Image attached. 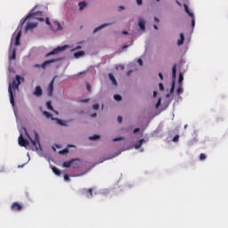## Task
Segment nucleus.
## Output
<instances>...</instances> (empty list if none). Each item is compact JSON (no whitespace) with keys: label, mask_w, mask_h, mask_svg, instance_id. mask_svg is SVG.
I'll use <instances>...</instances> for the list:
<instances>
[{"label":"nucleus","mask_w":228,"mask_h":228,"mask_svg":"<svg viewBox=\"0 0 228 228\" xmlns=\"http://www.w3.org/2000/svg\"><path fill=\"white\" fill-rule=\"evenodd\" d=\"M91 117H92V118L97 117V113H92Z\"/></svg>","instance_id":"obj_47"},{"label":"nucleus","mask_w":228,"mask_h":228,"mask_svg":"<svg viewBox=\"0 0 228 228\" xmlns=\"http://www.w3.org/2000/svg\"><path fill=\"white\" fill-rule=\"evenodd\" d=\"M113 99L116 100V101H118V102H120V101H121V97H120V95H118V94L113 95Z\"/></svg>","instance_id":"obj_29"},{"label":"nucleus","mask_w":228,"mask_h":228,"mask_svg":"<svg viewBox=\"0 0 228 228\" xmlns=\"http://www.w3.org/2000/svg\"><path fill=\"white\" fill-rule=\"evenodd\" d=\"M98 139H99V135H97V134L89 136V141H95V140H98Z\"/></svg>","instance_id":"obj_27"},{"label":"nucleus","mask_w":228,"mask_h":228,"mask_svg":"<svg viewBox=\"0 0 228 228\" xmlns=\"http://www.w3.org/2000/svg\"><path fill=\"white\" fill-rule=\"evenodd\" d=\"M110 25H111V23H105V24H102V26L97 27L96 28H94V32H97L99 29H102V28L107 27V26H110Z\"/></svg>","instance_id":"obj_20"},{"label":"nucleus","mask_w":228,"mask_h":228,"mask_svg":"<svg viewBox=\"0 0 228 228\" xmlns=\"http://www.w3.org/2000/svg\"><path fill=\"white\" fill-rule=\"evenodd\" d=\"M153 28H154V29H157V25H154Z\"/></svg>","instance_id":"obj_55"},{"label":"nucleus","mask_w":228,"mask_h":228,"mask_svg":"<svg viewBox=\"0 0 228 228\" xmlns=\"http://www.w3.org/2000/svg\"><path fill=\"white\" fill-rule=\"evenodd\" d=\"M122 34L123 35H128V31H123Z\"/></svg>","instance_id":"obj_51"},{"label":"nucleus","mask_w":228,"mask_h":228,"mask_svg":"<svg viewBox=\"0 0 228 228\" xmlns=\"http://www.w3.org/2000/svg\"><path fill=\"white\" fill-rule=\"evenodd\" d=\"M21 209H22V207L18 202H14L12 204V211L20 212L21 211Z\"/></svg>","instance_id":"obj_9"},{"label":"nucleus","mask_w":228,"mask_h":228,"mask_svg":"<svg viewBox=\"0 0 228 228\" xmlns=\"http://www.w3.org/2000/svg\"><path fill=\"white\" fill-rule=\"evenodd\" d=\"M160 102H162V101L157 100L156 108H159Z\"/></svg>","instance_id":"obj_40"},{"label":"nucleus","mask_w":228,"mask_h":228,"mask_svg":"<svg viewBox=\"0 0 228 228\" xmlns=\"http://www.w3.org/2000/svg\"><path fill=\"white\" fill-rule=\"evenodd\" d=\"M128 48V45H123V50H126Z\"/></svg>","instance_id":"obj_52"},{"label":"nucleus","mask_w":228,"mask_h":228,"mask_svg":"<svg viewBox=\"0 0 228 228\" xmlns=\"http://www.w3.org/2000/svg\"><path fill=\"white\" fill-rule=\"evenodd\" d=\"M126 8H124L123 6H118V12H120V11H123L125 10Z\"/></svg>","instance_id":"obj_41"},{"label":"nucleus","mask_w":228,"mask_h":228,"mask_svg":"<svg viewBox=\"0 0 228 228\" xmlns=\"http://www.w3.org/2000/svg\"><path fill=\"white\" fill-rule=\"evenodd\" d=\"M53 174H55V175H61V170H58L56 167H53Z\"/></svg>","instance_id":"obj_26"},{"label":"nucleus","mask_w":228,"mask_h":228,"mask_svg":"<svg viewBox=\"0 0 228 228\" xmlns=\"http://www.w3.org/2000/svg\"><path fill=\"white\" fill-rule=\"evenodd\" d=\"M185 40L184 35L181 34V39H178V45H183V41Z\"/></svg>","instance_id":"obj_24"},{"label":"nucleus","mask_w":228,"mask_h":228,"mask_svg":"<svg viewBox=\"0 0 228 228\" xmlns=\"http://www.w3.org/2000/svg\"><path fill=\"white\" fill-rule=\"evenodd\" d=\"M137 63H139V66L142 65V61H141V59L136 61Z\"/></svg>","instance_id":"obj_44"},{"label":"nucleus","mask_w":228,"mask_h":228,"mask_svg":"<svg viewBox=\"0 0 228 228\" xmlns=\"http://www.w3.org/2000/svg\"><path fill=\"white\" fill-rule=\"evenodd\" d=\"M63 167L78 168V164L76 163V160L66 161L63 162Z\"/></svg>","instance_id":"obj_6"},{"label":"nucleus","mask_w":228,"mask_h":228,"mask_svg":"<svg viewBox=\"0 0 228 228\" xmlns=\"http://www.w3.org/2000/svg\"><path fill=\"white\" fill-rule=\"evenodd\" d=\"M123 122V118L120 116H118V123Z\"/></svg>","instance_id":"obj_39"},{"label":"nucleus","mask_w":228,"mask_h":228,"mask_svg":"<svg viewBox=\"0 0 228 228\" xmlns=\"http://www.w3.org/2000/svg\"><path fill=\"white\" fill-rule=\"evenodd\" d=\"M45 106L48 107V110H49L50 111H53V112L56 113V111L53 110V105H51V102H45Z\"/></svg>","instance_id":"obj_22"},{"label":"nucleus","mask_w":228,"mask_h":228,"mask_svg":"<svg viewBox=\"0 0 228 228\" xmlns=\"http://www.w3.org/2000/svg\"><path fill=\"white\" fill-rule=\"evenodd\" d=\"M159 91H165V86L159 84Z\"/></svg>","instance_id":"obj_38"},{"label":"nucleus","mask_w":228,"mask_h":228,"mask_svg":"<svg viewBox=\"0 0 228 228\" xmlns=\"http://www.w3.org/2000/svg\"><path fill=\"white\" fill-rule=\"evenodd\" d=\"M86 102H89V99H84V100H82V103H86Z\"/></svg>","instance_id":"obj_46"},{"label":"nucleus","mask_w":228,"mask_h":228,"mask_svg":"<svg viewBox=\"0 0 228 228\" xmlns=\"http://www.w3.org/2000/svg\"><path fill=\"white\" fill-rule=\"evenodd\" d=\"M86 7V2H80L79 3V11L84 10V8Z\"/></svg>","instance_id":"obj_23"},{"label":"nucleus","mask_w":228,"mask_h":228,"mask_svg":"<svg viewBox=\"0 0 228 228\" xmlns=\"http://www.w3.org/2000/svg\"><path fill=\"white\" fill-rule=\"evenodd\" d=\"M139 29H142V31H143V29H145V26H143V20H139Z\"/></svg>","instance_id":"obj_21"},{"label":"nucleus","mask_w":228,"mask_h":228,"mask_svg":"<svg viewBox=\"0 0 228 228\" xmlns=\"http://www.w3.org/2000/svg\"><path fill=\"white\" fill-rule=\"evenodd\" d=\"M183 82V74L178 75V83H182Z\"/></svg>","instance_id":"obj_33"},{"label":"nucleus","mask_w":228,"mask_h":228,"mask_svg":"<svg viewBox=\"0 0 228 228\" xmlns=\"http://www.w3.org/2000/svg\"><path fill=\"white\" fill-rule=\"evenodd\" d=\"M53 25L55 26V28H53V31H61V23H58V21L53 22Z\"/></svg>","instance_id":"obj_14"},{"label":"nucleus","mask_w":228,"mask_h":228,"mask_svg":"<svg viewBox=\"0 0 228 228\" xmlns=\"http://www.w3.org/2000/svg\"><path fill=\"white\" fill-rule=\"evenodd\" d=\"M81 49V46H77V50Z\"/></svg>","instance_id":"obj_56"},{"label":"nucleus","mask_w":228,"mask_h":228,"mask_svg":"<svg viewBox=\"0 0 228 228\" xmlns=\"http://www.w3.org/2000/svg\"><path fill=\"white\" fill-rule=\"evenodd\" d=\"M63 180L66 182L69 181V178H68V175H63Z\"/></svg>","instance_id":"obj_37"},{"label":"nucleus","mask_w":228,"mask_h":228,"mask_svg":"<svg viewBox=\"0 0 228 228\" xmlns=\"http://www.w3.org/2000/svg\"><path fill=\"white\" fill-rule=\"evenodd\" d=\"M154 22H159V19L154 18Z\"/></svg>","instance_id":"obj_48"},{"label":"nucleus","mask_w":228,"mask_h":228,"mask_svg":"<svg viewBox=\"0 0 228 228\" xmlns=\"http://www.w3.org/2000/svg\"><path fill=\"white\" fill-rule=\"evenodd\" d=\"M34 28H37V23L29 22V23H27L26 27H24V30L29 31L31 29H34Z\"/></svg>","instance_id":"obj_12"},{"label":"nucleus","mask_w":228,"mask_h":228,"mask_svg":"<svg viewBox=\"0 0 228 228\" xmlns=\"http://www.w3.org/2000/svg\"><path fill=\"white\" fill-rule=\"evenodd\" d=\"M21 82H24V77L16 75L12 84H9V101L12 102V106H13V93L11 90L19 89V85H21Z\"/></svg>","instance_id":"obj_1"},{"label":"nucleus","mask_w":228,"mask_h":228,"mask_svg":"<svg viewBox=\"0 0 228 228\" xmlns=\"http://www.w3.org/2000/svg\"><path fill=\"white\" fill-rule=\"evenodd\" d=\"M20 38H21V31L16 32V37L14 38L15 46H19Z\"/></svg>","instance_id":"obj_13"},{"label":"nucleus","mask_w":228,"mask_h":228,"mask_svg":"<svg viewBox=\"0 0 228 228\" xmlns=\"http://www.w3.org/2000/svg\"><path fill=\"white\" fill-rule=\"evenodd\" d=\"M172 91H175V83L170 86V94H172Z\"/></svg>","instance_id":"obj_36"},{"label":"nucleus","mask_w":228,"mask_h":228,"mask_svg":"<svg viewBox=\"0 0 228 228\" xmlns=\"http://www.w3.org/2000/svg\"><path fill=\"white\" fill-rule=\"evenodd\" d=\"M153 94H154V97H157V92H154Z\"/></svg>","instance_id":"obj_54"},{"label":"nucleus","mask_w":228,"mask_h":228,"mask_svg":"<svg viewBox=\"0 0 228 228\" xmlns=\"http://www.w3.org/2000/svg\"><path fill=\"white\" fill-rule=\"evenodd\" d=\"M77 176H81V175H77Z\"/></svg>","instance_id":"obj_58"},{"label":"nucleus","mask_w":228,"mask_h":228,"mask_svg":"<svg viewBox=\"0 0 228 228\" xmlns=\"http://www.w3.org/2000/svg\"><path fill=\"white\" fill-rule=\"evenodd\" d=\"M119 68H120V69H123V66H120Z\"/></svg>","instance_id":"obj_57"},{"label":"nucleus","mask_w":228,"mask_h":228,"mask_svg":"<svg viewBox=\"0 0 228 228\" xmlns=\"http://www.w3.org/2000/svg\"><path fill=\"white\" fill-rule=\"evenodd\" d=\"M132 71L128 70L127 76H131Z\"/></svg>","instance_id":"obj_53"},{"label":"nucleus","mask_w":228,"mask_h":228,"mask_svg":"<svg viewBox=\"0 0 228 228\" xmlns=\"http://www.w3.org/2000/svg\"><path fill=\"white\" fill-rule=\"evenodd\" d=\"M108 77L110 78L111 82H113V86H118V81L115 80V77H113L112 74L108 75Z\"/></svg>","instance_id":"obj_18"},{"label":"nucleus","mask_w":228,"mask_h":228,"mask_svg":"<svg viewBox=\"0 0 228 228\" xmlns=\"http://www.w3.org/2000/svg\"><path fill=\"white\" fill-rule=\"evenodd\" d=\"M159 80H162V73L159 74Z\"/></svg>","instance_id":"obj_49"},{"label":"nucleus","mask_w":228,"mask_h":228,"mask_svg":"<svg viewBox=\"0 0 228 228\" xmlns=\"http://www.w3.org/2000/svg\"><path fill=\"white\" fill-rule=\"evenodd\" d=\"M175 71H176V69H175V65H173V78H175Z\"/></svg>","instance_id":"obj_45"},{"label":"nucleus","mask_w":228,"mask_h":228,"mask_svg":"<svg viewBox=\"0 0 228 228\" xmlns=\"http://www.w3.org/2000/svg\"><path fill=\"white\" fill-rule=\"evenodd\" d=\"M82 56H84V52L83 51H79V52L74 53V58L78 59V58H80Z\"/></svg>","instance_id":"obj_17"},{"label":"nucleus","mask_w":228,"mask_h":228,"mask_svg":"<svg viewBox=\"0 0 228 228\" xmlns=\"http://www.w3.org/2000/svg\"><path fill=\"white\" fill-rule=\"evenodd\" d=\"M18 142H19V146L20 147L29 146V141H27V139H24V137L21 135H19Z\"/></svg>","instance_id":"obj_8"},{"label":"nucleus","mask_w":228,"mask_h":228,"mask_svg":"<svg viewBox=\"0 0 228 228\" xmlns=\"http://www.w3.org/2000/svg\"><path fill=\"white\" fill-rule=\"evenodd\" d=\"M35 97H41L42 96V88L39 86L35 87V92L32 93Z\"/></svg>","instance_id":"obj_10"},{"label":"nucleus","mask_w":228,"mask_h":228,"mask_svg":"<svg viewBox=\"0 0 228 228\" xmlns=\"http://www.w3.org/2000/svg\"><path fill=\"white\" fill-rule=\"evenodd\" d=\"M157 2H159V0H157Z\"/></svg>","instance_id":"obj_59"},{"label":"nucleus","mask_w":228,"mask_h":228,"mask_svg":"<svg viewBox=\"0 0 228 228\" xmlns=\"http://www.w3.org/2000/svg\"><path fill=\"white\" fill-rule=\"evenodd\" d=\"M84 191H86V193H89V197H92V189H86Z\"/></svg>","instance_id":"obj_31"},{"label":"nucleus","mask_w":228,"mask_h":228,"mask_svg":"<svg viewBox=\"0 0 228 228\" xmlns=\"http://www.w3.org/2000/svg\"><path fill=\"white\" fill-rule=\"evenodd\" d=\"M65 48H67V46L55 47V49H53V51H50V53H46L45 57H50V56L58 54V53L63 52L65 50Z\"/></svg>","instance_id":"obj_4"},{"label":"nucleus","mask_w":228,"mask_h":228,"mask_svg":"<svg viewBox=\"0 0 228 228\" xmlns=\"http://www.w3.org/2000/svg\"><path fill=\"white\" fill-rule=\"evenodd\" d=\"M183 8L185 10V13L191 17V27L196 26V20L193 19V13H191V11H188V5H183Z\"/></svg>","instance_id":"obj_7"},{"label":"nucleus","mask_w":228,"mask_h":228,"mask_svg":"<svg viewBox=\"0 0 228 228\" xmlns=\"http://www.w3.org/2000/svg\"><path fill=\"white\" fill-rule=\"evenodd\" d=\"M27 19H33L36 20L37 21H45V24L50 26V20L49 19H43L42 18V12H34L31 13L29 15H27V18L24 20H21V24H24V21L27 20Z\"/></svg>","instance_id":"obj_2"},{"label":"nucleus","mask_w":228,"mask_h":228,"mask_svg":"<svg viewBox=\"0 0 228 228\" xmlns=\"http://www.w3.org/2000/svg\"><path fill=\"white\" fill-rule=\"evenodd\" d=\"M55 122H57V123H58V126H65V121H63V120H61V119H55Z\"/></svg>","instance_id":"obj_25"},{"label":"nucleus","mask_w":228,"mask_h":228,"mask_svg":"<svg viewBox=\"0 0 228 228\" xmlns=\"http://www.w3.org/2000/svg\"><path fill=\"white\" fill-rule=\"evenodd\" d=\"M181 94H183V88L182 87H178V95H180Z\"/></svg>","instance_id":"obj_42"},{"label":"nucleus","mask_w":228,"mask_h":228,"mask_svg":"<svg viewBox=\"0 0 228 228\" xmlns=\"http://www.w3.org/2000/svg\"><path fill=\"white\" fill-rule=\"evenodd\" d=\"M180 136L179 135H175L173 137V142H177V141H179Z\"/></svg>","instance_id":"obj_30"},{"label":"nucleus","mask_w":228,"mask_h":228,"mask_svg":"<svg viewBox=\"0 0 228 228\" xmlns=\"http://www.w3.org/2000/svg\"><path fill=\"white\" fill-rule=\"evenodd\" d=\"M9 60H16V49H12V55L9 56Z\"/></svg>","instance_id":"obj_16"},{"label":"nucleus","mask_w":228,"mask_h":228,"mask_svg":"<svg viewBox=\"0 0 228 228\" xmlns=\"http://www.w3.org/2000/svg\"><path fill=\"white\" fill-rule=\"evenodd\" d=\"M86 92H92V86L89 84H86Z\"/></svg>","instance_id":"obj_34"},{"label":"nucleus","mask_w":228,"mask_h":228,"mask_svg":"<svg viewBox=\"0 0 228 228\" xmlns=\"http://www.w3.org/2000/svg\"><path fill=\"white\" fill-rule=\"evenodd\" d=\"M143 142H145V141L143 139L139 140V142H136V144L134 145V149H140L141 145L143 144Z\"/></svg>","instance_id":"obj_15"},{"label":"nucleus","mask_w":228,"mask_h":228,"mask_svg":"<svg viewBox=\"0 0 228 228\" xmlns=\"http://www.w3.org/2000/svg\"><path fill=\"white\" fill-rule=\"evenodd\" d=\"M206 159V155L204 153L199 154V160L204 161Z\"/></svg>","instance_id":"obj_28"},{"label":"nucleus","mask_w":228,"mask_h":228,"mask_svg":"<svg viewBox=\"0 0 228 228\" xmlns=\"http://www.w3.org/2000/svg\"><path fill=\"white\" fill-rule=\"evenodd\" d=\"M43 116H45V118L53 119V115L50 112L43 111Z\"/></svg>","instance_id":"obj_19"},{"label":"nucleus","mask_w":228,"mask_h":228,"mask_svg":"<svg viewBox=\"0 0 228 228\" xmlns=\"http://www.w3.org/2000/svg\"><path fill=\"white\" fill-rule=\"evenodd\" d=\"M92 110H99V104L92 105Z\"/></svg>","instance_id":"obj_32"},{"label":"nucleus","mask_w":228,"mask_h":228,"mask_svg":"<svg viewBox=\"0 0 228 228\" xmlns=\"http://www.w3.org/2000/svg\"><path fill=\"white\" fill-rule=\"evenodd\" d=\"M55 83V78L50 80V84L48 85V96H53V85Z\"/></svg>","instance_id":"obj_11"},{"label":"nucleus","mask_w":228,"mask_h":228,"mask_svg":"<svg viewBox=\"0 0 228 228\" xmlns=\"http://www.w3.org/2000/svg\"><path fill=\"white\" fill-rule=\"evenodd\" d=\"M29 142H32V147H35V151H39V135L35 133V139L29 138Z\"/></svg>","instance_id":"obj_5"},{"label":"nucleus","mask_w":228,"mask_h":228,"mask_svg":"<svg viewBox=\"0 0 228 228\" xmlns=\"http://www.w3.org/2000/svg\"><path fill=\"white\" fill-rule=\"evenodd\" d=\"M61 61V59H50L48 61H45L43 62V64H35V68L36 69H45V67H47V65H50L51 63H55Z\"/></svg>","instance_id":"obj_3"},{"label":"nucleus","mask_w":228,"mask_h":228,"mask_svg":"<svg viewBox=\"0 0 228 228\" xmlns=\"http://www.w3.org/2000/svg\"><path fill=\"white\" fill-rule=\"evenodd\" d=\"M136 4L141 6V4H142V2L141 0H136Z\"/></svg>","instance_id":"obj_43"},{"label":"nucleus","mask_w":228,"mask_h":228,"mask_svg":"<svg viewBox=\"0 0 228 228\" xmlns=\"http://www.w3.org/2000/svg\"><path fill=\"white\" fill-rule=\"evenodd\" d=\"M138 133V128H134V134Z\"/></svg>","instance_id":"obj_50"},{"label":"nucleus","mask_w":228,"mask_h":228,"mask_svg":"<svg viewBox=\"0 0 228 228\" xmlns=\"http://www.w3.org/2000/svg\"><path fill=\"white\" fill-rule=\"evenodd\" d=\"M121 140H123V137H118V138H114L113 142H120Z\"/></svg>","instance_id":"obj_35"}]
</instances>
